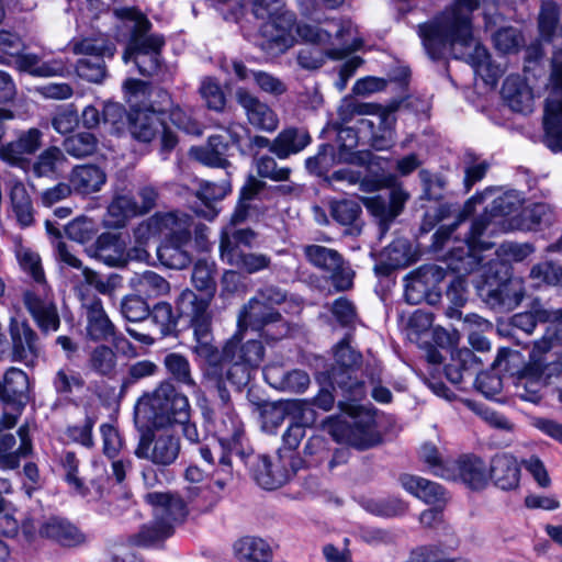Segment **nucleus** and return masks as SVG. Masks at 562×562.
Listing matches in <instances>:
<instances>
[{
	"label": "nucleus",
	"mask_w": 562,
	"mask_h": 562,
	"mask_svg": "<svg viewBox=\"0 0 562 562\" xmlns=\"http://www.w3.org/2000/svg\"><path fill=\"white\" fill-rule=\"evenodd\" d=\"M487 200H491V206L472 223L470 233L464 239L465 254L469 258H476L479 250L491 248L493 246V243L488 240L491 236L515 229L514 224L518 221L516 213L520 209L524 198L515 190L499 192L487 189L471 198L465 209L470 211L473 204Z\"/></svg>",
	"instance_id": "nucleus-1"
},
{
	"label": "nucleus",
	"mask_w": 562,
	"mask_h": 562,
	"mask_svg": "<svg viewBox=\"0 0 562 562\" xmlns=\"http://www.w3.org/2000/svg\"><path fill=\"white\" fill-rule=\"evenodd\" d=\"M191 217L183 212L158 213L140 223L134 231L136 240L144 245L153 237H164L157 248L160 262L170 269H183L191 262Z\"/></svg>",
	"instance_id": "nucleus-2"
},
{
	"label": "nucleus",
	"mask_w": 562,
	"mask_h": 562,
	"mask_svg": "<svg viewBox=\"0 0 562 562\" xmlns=\"http://www.w3.org/2000/svg\"><path fill=\"white\" fill-rule=\"evenodd\" d=\"M15 256L20 267L29 273L35 286L24 291L23 304L37 327L44 334L55 333L60 325V317L50 288L46 284L44 270L38 254L22 243L15 244Z\"/></svg>",
	"instance_id": "nucleus-3"
},
{
	"label": "nucleus",
	"mask_w": 562,
	"mask_h": 562,
	"mask_svg": "<svg viewBox=\"0 0 562 562\" xmlns=\"http://www.w3.org/2000/svg\"><path fill=\"white\" fill-rule=\"evenodd\" d=\"M357 401H339L341 416L328 417L323 428L338 442L358 449H367L381 441L376 430L374 413L371 408L356 404Z\"/></svg>",
	"instance_id": "nucleus-4"
},
{
	"label": "nucleus",
	"mask_w": 562,
	"mask_h": 562,
	"mask_svg": "<svg viewBox=\"0 0 562 562\" xmlns=\"http://www.w3.org/2000/svg\"><path fill=\"white\" fill-rule=\"evenodd\" d=\"M423 46L430 58L437 59L445 56L448 48L456 58L469 63L475 75L485 85L494 87L504 72L501 65L491 61V57L479 37H423Z\"/></svg>",
	"instance_id": "nucleus-5"
},
{
	"label": "nucleus",
	"mask_w": 562,
	"mask_h": 562,
	"mask_svg": "<svg viewBox=\"0 0 562 562\" xmlns=\"http://www.w3.org/2000/svg\"><path fill=\"white\" fill-rule=\"evenodd\" d=\"M190 419L188 397L164 384L153 394L144 395L135 405L136 423H150L153 428H170L176 424H186Z\"/></svg>",
	"instance_id": "nucleus-6"
},
{
	"label": "nucleus",
	"mask_w": 562,
	"mask_h": 562,
	"mask_svg": "<svg viewBox=\"0 0 562 562\" xmlns=\"http://www.w3.org/2000/svg\"><path fill=\"white\" fill-rule=\"evenodd\" d=\"M210 297H199L191 290H184L177 301V308L182 316L190 318L196 345L195 353L216 369L222 367V351L212 344L211 315L207 311Z\"/></svg>",
	"instance_id": "nucleus-7"
},
{
	"label": "nucleus",
	"mask_w": 562,
	"mask_h": 562,
	"mask_svg": "<svg viewBox=\"0 0 562 562\" xmlns=\"http://www.w3.org/2000/svg\"><path fill=\"white\" fill-rule=\"evenodd\" d=\"M146 501L153 507L156 521L153 527L142 529L135 540L136 544L144 547L168 537L173 524L181 521L187 515L183 501L168 493H148Z\"/></svg>",
	"instance_id": "nucleus-8"
},
{
	"label": "nucleus",
	"mask_w": 562,
	"mask_h": 562,
	"mask_svg": "<svg viewBox=\"0 0 562 562\" xmlns=\"http://www.w3.org/2000/svg\"><path fill=\"white\" fill-rule=\"evenodd\" d=\"M544 143L552 150H562V53L552 58L551 74L546 86Z\"/></svg>",
	"instance_id": "nucleus-9"
},
{
	"label": "nucleus",
	"mask_w": 562,
	"mask_h": 562,
	"mask_svg": "<svg viewBox=\"0 0 562 562\" xmlns=\"http://www.w3.org/2000/svg\"><path fill=\"white\" fill-rule=\"evenodd\" d=\"M322 26H312L299 23L295 13L288 8L284 9L271 21V27L279 35H351L358 33V26L349 19H327L321 23Z\"/></svg>",
	"instance_id": "nucleus-10"
},
{
	"label": "nucleus",
	"mask_w": 562,
	"mask_h": 562,
	"mask_svg": "<svg viewBox=\"0 0 562 562\" xmlns=\"http://www.w3.org/2000/svg\"><path fill=\"white\" fill-rule=\"evenodd\" d=\"M165 108L146 106L133 110L128 115L130 131L139 142H151L161 133V145L166 150L172 149L177 144L176 135L165 125L162 115Z\"/></svg>",
	"instance_id": "nucleus-11"
},
{
	"label": "nucleus",
	"mask_w": 562,
	"mask_h": 562,
	"mask_svg": "<svg viewBox=\"0 0 562 562\" xmlns=\"http://www.w3.org/2000/svg\"><path fill=\"white\" fill-rule=\"evenodd\" d=\"M446 277L442 268L425 266L412 272L405 279V300L409 304H419L426 301L436 304L441 296V282Z\"/></svg>",
	"instance_id": "nucleus-12"
},
{
	"label": "nucleus",
	"mask_w": 562,
	"mask_h": 562,
	"mask_svg": "<svg viewBox=\"0 0 562 562\" xmlns=\"http://www.w3.org/2000/svg\"><path fill=\"white\" fill-rule=\"evenodd\" d=\"M181 449L180 438L176 436L172 429L154 428L151 437L142 436L135 454L138 458L147 459L157 465H170L179 457Z\"/></svg>",
	"instance_id": "nucleus-13"
},
{
	"label": "nucleus",
	"mask_w": 562,
	"mask_h": 562,
	"mask_svg": "<svg viewBox=\"0 0 562 562\" xmlns=\"http://www.w3.org/2000/svg\"><path fill=\"white\" fill-rule=\"evenodd\" d=\"M29 390L27 375L20 369L11 368L0 381V400L5 404L2 426L11 428L26 404Z\"/></svg>",
	"instance_id": "nucleus-14"
},
{
	"label": "nucleus",
	"mask_w": 562,
	"mask_h": 562,
	"mask_svg": "<svg viewBox=\"0 0 562 562\" xmlns=\"http://www.w3.org/2000/svg\"><path fill=\"white\" fill-rule=\"evenodd\" d=\"M336 367L329 373L337 382L344 396L350 401H359L366 396L364 385L353 382L351 370L360 363L361 356L355 351L347 339L341 340L334 349Z\"/></svg>",
	"instance_id": "nucleus-15"
},
{
	"label": "nucleus",
	"mask_w": 562,
	"mask_h": 562,
	"mask_svg": "<svg viewBox=\"0 0 562 562\" xmlns=\"http://www.w3.org/2000/svg\"><path fill=\"white\" fill-rule=\"evenodd\" d=\"M284 300L285 294L281 290L273 286L265 289L244 308L239 316V326L259 330L265 325L277 322L280 313L272 305L281 304Z\"/></svg>",
	"instance_id": "nucleus-16"
},
{
	"label": "nucleus",
	"mask_w": 562,
	"mask_h": 562,
	"mask_svg": "<svg viewBox=\"0 0 562 562\" xmlns=\"http://www.w3.org/2000/svg\"><path fill=\"white\" fill-rule=\"evenodd\" d=\"M237 344L229 341L222 350V366L232 362L233 366L227 370V379L233 383L241 384L247 382L250 376L249 368L260 364L263 358V348L259 341L250 340L245 344L236 357L235 350Z\"/></svg>",
	"instance_id": "nucleus-17"
},
{
	"label": "nucleus",
	"mask_w": 562,
	"mask_h": 562,
	"mask_svg": "<svg viewBox=\"0 0 562 562\" xmlns=\"http://www.w3.org/2000/svg\"><path fill=\"white\" fill-rule=\"evenodd\" d=\"M42 143L43 133L38 128L21 131L14 139L0 145V160L11 167L26 170L31 166L32 156L42 147Z\"/></svg>",
	"instance_id": "nucleus-18"
},
{
	"label": "nucleus",
	"mask_w": 562,
	"mask_h": 562,
	"mask_svg": "<svg viewBox=\"0 0 562 562\" xmlns=\"http://www.w3.org/2000/svg\"><path fill=\"white\" fill-rule=\"evenodd\" d=\"M74 53L86 57H95L97 61L90 67L87 58L78 61L77 70L79 75L90 81L100 82L104 77V70L100 57H110L114 53V44L109 37H82L80 42L72 46Z\"/></svg>",
	"instance_id": "nucleus-19"
},
{
	"label": "nucleus",
	"mask_w": 562,
	"mask_h": 562,
	"mask_svg": "<svg viewBox=\"0 0 562 562\" xmlns=\"http://www.w3.org/2000/svg\"><path fill=\"white\" fill-rule=\"evenodd\" d=\"M345 136L352 138L349 144H342L339 147L337 154L334 153L333 146L323 145L316 156L310 157L306 160V168L311 172L321 173L327 170L335 162H345L353 165L364 164L369 157V153L352 151V148L357 144L356 137L352 136V130H341L339 132V138L344 139Z\"/></svg>",
	"instance_id": "nucleus-20"
},
{
	"label": "nucleus",
	"mask_w": 562,
	"mask_h": 562,
	"mask_svg": "<svg viewBox=\"0 0 562 562\" xmlns=\"http://www.w3.org/2000/svg\"><path fill=\"white\" fill-rule=\"evenodd\" d=\"M307 260L315 267L331 273L333 282L338 290H347L352 284V271L345 267L341 256L334 249L310 245L304 248Z\"/></svg>",
	"instance_id": "nucleus-21"
},
{
	"label": "nucleus",
	"mask_w": 562,
	"mask_h": 562,
	"mask_svg": "<svg viewBox=\"0 0 562 562\" xmlns=\"http://www.w3.org/2000/svg\"><path fill=\"white\" fill-rule=\"evenodd\" d=\"M542 355L532 349L529 363L518 373L515 382V394L524 401L538 403L541 391L548 383V374L544 373Z\"/></svg>",
	"instance_id": "nucleus-22"
},
{
	"label": "nucleus",
	"mask_w": 562,
	"mask_h": 562,
	"mask_svg": "<svg viewBox=\"0 0 562 562\" xmlns=\"http://www.w3.org/2000/svg\"><path fill=\"white\" fill-rule=\"evenodd\" d=\"M161 45V37H131L123 59L125 63L133 61L142 75L150 76L159 67Z\"/></svg>",
	"instance_id": "nucleus-23"
},
{
	"label": "nucleus",
	"mask_w": 562,
	"mask_h": 562,
	"mask_svg": "<svg viewBox=\"0 0 562 562\" xmlns=\"http://www.w3.org/2000/svg\"><path fill=\"white\" fill-rule=\"evenodd\" d=\"M285 411L289 412L290 426L283 435V445L289 451L295 450L305 436V428L312 427L317 413L312 403L304 400H292Z\"/></svg>",
	"instance_id": "nucleus-24"
},
{
	"label": "nucleus",
	"mask_w": 562,
	"mask_h": 562,
	"mask_svg": "<svg viewBox=\"0 0 562 562\" xmlns=\"http://www.w3.org/2000/svg\"><path fill=\"white\" fill-rule=\"evenodd\" d=\"M57 255L61 262L76 270L71 276L76 289H79L81 283H86L93 286L102 294H111L114 291L115 283L113 278L103 279L91 269L83 267L82 262L71 252L65 243L58 241Z\"/></svg>",
	"instance_id": "nucleus-25"
},
{
	"label": "nucleus",
	"mask_w": 562,
	"mask_h": 562,
	"mask_svg": "<svg viewBox=\"0 0 562 562\" xmlns=\"http://www.w3.org/2000/svg\"><path fill=\"white\" fill-rule=\"evenodd\" d=\"M436 476L445 480H461L471 488H483L490 473L486 472L484 462L476 457H467L460 461H451V468L440 469Z\"/></svg>",
	"instance_id": "nucleus-26"
},
{
	"label": "nucleus",
	"mask_w": 562,
	"mask_h": 562,
	"mask_svg": "<svg viewBox=\"0 0 562 562\" xmlns=\"http://www.w3.org/2000/svg\"><path fill=\"white\" fill-rule=\"evenodd\" d=\"M301 459L295 458L293 453L286 454L283 450L279 452L278 463L268 462L262 459V469L256 474L258 484L266 490H274L283 485L301 467Z\"/></svg>",
	"instance_id": "nucleus-27"
},
{
	"label": "nucleus",
	"mask_w": 562,
	"mask_h": 562,
	"mask_svg": "<svg viewBox=\"0 0 562 562\" xmlns=\"http://www.w3.org/2000/svg\"><path fill=\"white\" fill-rule=\"evenodd\" d=\"M226 414L228 417L229 425L224 422L225 429L221 434L220 443L215 447V452L221 453L218 465L221 470L227 475L232 474V463L229 454L235 453L243 456V436L244 428L239 418L229 413V408L226 407Z\"/></svg>",
	"instance_id": "nucleus-28"
},
{
	"label": "nucleus",
	"mask_w": 562,
	"mask_h": 562,
	"mask_svg": "<svg viewBox=\"0 0 562 562\" xmlns=\"http://www.w3.org/2000/svg\"><path fill=\"white\" fill-rule=\"evenodd\" d=\"M477 8V0H456V8L442 14L431 33L423 35H469L470 13Z\"/></svg>",
	"instance_id": "nucleus-29"
},
{
	"label": "nucleus",
	"mask_w": 562,
	"mask_h": 562,
	"mask_svg": "<svg viewBox=\"0 0 562 562\" xmlns=\"http://www.w3.org/2000/svg\"><path fill=\"white\" fill-rule=\"evenodd\" d=\"M236 100L255 127L266 132H273L278 127L279 120L274 111L246 89L240 88L236 91Z\"/></svg>",
	"instance_id": "nucleus-30"
},
{
	"label": "nucleus",
	"mask_w": 562,
	"mask_h": 562,
	"mask_svg": "<svg viewBox=\"0 0 562 562\" xmlns=\"http://www.w3.org/2000/svg\"><path fill=\"white\" fill-rule=\"evenodd\" d=\"M221 258L229 266L246 273H256L270 265V258L262 254H246L225 235L220 244Z\"/></svg>",
	"instance_id": "nucleus-31"
},
{
	"label": "nucleus",
	"mask_w": 562,
	"mask_h": 562,
	"mask_svg": "<svg viewBox=\"0 0 562 562\" xmlns=\"http://www.w3.org/2000/svg\"><path fill=\"white\" fill-rule=\"evenodd\" d=\"M32 450L29 437V427L23 425L18 430V438L13 435H4L0 438V468L15 469L22 458Z\"/></svg>",
	"instance_id": "nucleus-32"
},
{
	"label": "nucleus",
	"mask_w": 562,
	"mask_h": 562,
	"mask_svg": "<svg viewBox=\"0 0 562 562\" xmlns=\"http://www.w3.org/2000/svg\"><path fill=\"white\" fill-rule=\"evenodd\" d=\"M488 473L494 485L503 491H513L519 486L520 465L510 454H496L491 460Z\"/></svg>",
	"instance_id": "nucleus-33"
},
{
	"label": "nucleus",
	"mask_w": 562,
	"mask_h": 562,
	"mask_svg": "<svg viewBox=\"0 0 562 562\" xmlns=\"http://www.w3.org/2000/svg\"><path fill=\"white\" fill-rule=\"evenodd\" d=\"M398 480L407 493L426 504L443 506L448 499L445 490L438 483L412 474H402Z\"/></svg>",
	"instance_id": "nucleus-34"
},
{
	"label": "nucleus",
	"mask_w": 562,
	"mask_h": 562,
	"mask_svg": "<svg viewBox=\"0 0 562 562\" xmlns=\"http://www.w3.org/2000/svg\"><path fill=\"white\" fill-rule=\"evenodd\" d=\"M10 335L14 358L19 361L32 363L37 355L36 334L24 321L11 318Z\"/></svg>",
	"instance_id": "nucleus-35"
},
{
	"label": "nucleus",
	"mask_w": 562,
	"mask_h": 562,
	"mask_svg": "<svg viewBox=\"0 0 562 562\" xmlns=\"http://www.w3.org/2000/svg\"><path fill=\"white\" fill-rule=\"evenodd\" d=\"M87 308V333L93 340H108L114 337V326L109 319L102 303L93 299L90 303H83ZM117 345V338H113Z\"/></svg>",
	"instance_id": "nucleus-36"
},
{
	"label": "nucleus",
	"mask_w": 562,
	"mask_h": 562,
	"mask_svg": "<svg viewBox=\"0 0 562 562\" xmlns=\"http://www.w3.org/2000/svg\"><path fill=\"white\" fill-rule=\"evenodd\" d=\"M40 536L49 538L66 547H74L85 542L86 537L68 521L50 517L46 519L41 528Z\"/></svg>",
	"instance_id": "nucleus-37"
},
{
	"label": "nucleus",
	"mask_w": 562,
	"mask_h": 562,
	"mask_svg": "<svg viewBox=\"0 0 562 562\" xmlns=\"http://www.w3.org/2000/svg\"><path fill=\"white\" fill-rule=\"evenodd\" d=\"M233 70L241 81L252 79L260 91L267 94L279 97L288 90L286 85L279 77L262 70H249L241 61L234 60Z\"/></svg>",
	"instance_id": "nucleus-38"
},
{
	"label": "nucleus",
	"mask_w": 562,
	"mask_h": 562,
	"mask_svg": "<svg viewBox=\"0 0 562 562\" xmlns=\"http://www.w3.org/2000/svg\"><path fill=\"white\" fill-rule=\"evenodd\" d=\"M234 552L240 562H272L273 549L263 538L245 536L234 543Z\"/></svg>",
	"instance_id": "nucleus-39"
},
{
	"label": "nucleus",
	"mask_w": 562,
	"mask_h": 562,
	"mask_svg": "<svg viewBox=\"0 0 562 562\" xmlns=\"http://www.w3.org/2000/svg\"><path fill=\"white\" fill-rule=\"evenodd\" d=\"M502 94L515 112H531L533 94L531 89L517 77H508L503 85Z\"/></svg>",
	"instance_id": "nucleus-40"
},
{
	"label": "nucleus",
	"mask_w": 562,
	"mask_h": 562,
	"mask_svg": "<svg viewBox=\"0 0 562 562\" xmlns=\"http://www.w3.org/2000/svg\"><path fill=\"white\" fill-rule=\"evenodd\" d=\"M106 181L104 171L94 165L76 167L70 176L72 189L81 194H90L101 190Z\"/></svg>",
	"instance_id": "nucleus-41"
},
{
	"label": "nucleus",
	"mask_w": 562,
	"mask_h": 562,
	"mask_svg": "<svg viewBox=\"0 0 562 562\" xmlns=\"http://www.w3.org/2000/svg\"><path fill=\"white\" fill-rule=\"evenodd\" d=\"M113 14L117 30L125 35H146L151 29L149 19L135 7L116 8Z\"/></svg>",
	"instance_id": "nucleus-42"
},
{
	"label": "nucleus",
	"mask_w": 562,
	"mask_h": 562,
	"mask_svg": "<svg viewBox=\"0 0 562 562\" xmlns=\"http://www.w3.org/2000/svg\"><path fill=\"white\" fill-rule=\"evenodd\" d=\"M231 192V184L227 180H223L220 183L214 182H202L196 192V196L201 200L205 210H195V213L209 221H213L218 210L214 205V202L224 199Z\"/></svg>",
	"instance_id": "nucleus-43"
},
{
	"label": "nucleus",
	"mask_w": 562,
	"mask_h": 562,
	"mask_svg": "<svg viewBox=\"0 0 562 562\" xmlns=\"http://www.w3.org/2000/svg\"><path fill=\"white\" fill-rule=\"evenodd\" d=\"M94 256L111 267H119L126 262L125 244L112 233L102 234L95 243Z\"/></svg>",
	"instance_id": "nucleus-44"
},
{
	"label": "nucleus",
	"mask_w": 562,
	"mask_h": 562,
	"mask_svg": "<svg viewBox=\"0 0 562 562\" xmlns=\"http://www.w3.org/2000/svg\"><path fill=\"white\" fill-rule=\"evenodd\" d=\"M131 286L138 293L148 299L158 297L170 291L169 282L158 273L147 270L142 273H135L130 280Z\"/></svg>",
	"instance_id": "nucleus-45"
},
{
	"label": "nucleus",
	"mask_w": 562,
	"mask_h": 562,
	"mask_svg": "<svg viewBox=\"0 0 562 562\" xmlns=\"http://www.w3.org/2000/svg\"><path fill=\"white\" fill-rule=\"evenodd\" d=\"M228 144L223 135H212L207 145L191 149L192 156L200 162L211 167H225Z\"/></svg>",
	"instance_id": "nucleus-46"
},
{
	"label": "nucleus",
	"mask_w": 562,
	"mask_h": 562,
	"mask_svg": "<svg viewBox=\"0 0 562 562\" xmlns=\"http://www.w3.org/2000/svg\"><path fill=\"white\" fill-rule=\"evenodd\" d=\"M310 143V135L300 130L288 128L281 132L271 145V151L279 158H286L304 149Z\"/></svg>",
	"instance_id": "nucleus-47"
},
{
	"label": "nucleus",
	"mask_w": 562,
	"mask_h": 562,
	"mask_svg": "<svg viewBox=\"0 0 562 562\" xmlns=\"http://www.w3.org/2000/svg\"><path fill=\"white\" fill-rule=\"evenodd\" d=\"M10 200L18 223L23 227L30 226L33 223V205L26 188L21 181H11Z\"/></svg>",
	"instance_id": "nucleus-48"
},
{
	"label": "nucleus",
	"mask_w": 562,
	"mask_h": 562,
	"mask_svg": "<svg viewBox=\"0 0 562 562\" xmlns=\"http://www.w3.org/2000/svg\"><path fill=\"white\" fill-rule=\"evenodd\" d=\"M137 215L140 214L136 198L128 193L119 194L109 205L106 223L114 227H121L127 218Z\"/></svg>",
	"instance_id": "nucleus-49"
},
{
	"label": "nucleus",
	"mask_w": 562,
	"mask_h": 562,
	"mask_svg": "<svg viewBox=\"0 0 562 562\" xmlns=\"http://www.w3.org/2000/svg\"><path fill=\"white\" fill-rule=\"evenodd\" d=\"M11 66H14L20 71L29 72L37 77L55 76L64 69L60 64L41 61L36 55L26 53L25 48L13 59Z\"/></svg>",
	"instance_id": "nucleus-50"
},
{
	"label": "nucleus",
	"mask_w": 562,
	"mask_h": 562,
	"mask_svg": "<svg viewBox=\"0 0 562 562\" xmlns=\"http://www.w3.org/2000/svg\"><path fill=\"white\" fill-rule=\"evenodd\" d=\"M524 295L522 281L520 279H509L497 289L490 291L488 300L492 304L512 310L521 302Z\"/></svg>",
	"instance_id": "nucleus-51"
},
{
	"label": "nucleus",
	"mask_w": 562,
	"mask_h": 562,
	"mask_svg": "<svg viewBox=\"0 0 562 562\" xmlns=\"http://www.w3.org/2000/svg\"><path fill=\"white\" fill-rule=\"evenodd\" d=\"M480 362L470 349L457 350L452 353L451 363L446 367V375L452 383H460L463 374L475 372Z\"/></svg>",
	"instance_id": "nucleus-52"
},
{
	"label": "nucleus",
	"mask_w": 562,
	"mask_h": 562,
	"mask_svg": "<svg viewBox=\"0 0 562 562\" xmlns=\"http://www.w3.org/2000/svg\"><path fill=\"white\" fill-rule=\"evenodd\" d=\"M65 162L66 157L63 150L53 146L40 154L32 169L36 177H52L63 168Z\"/></svg>",
	"instance_id": "nucleus-53"
},
{
	"label": "nucleus",
	"mask_w": 562,
	"mask_h": 562,
	"mask_svg": "<svg viewBox=\"0 0 562 562\" xmlns=\"http://www.w3.org/2000/svg\"><path fill=\"white\" fill-rule=\"evenodd\" d=\"M551 215L552 212L549 205L536 203L522 210L514 227L515 229L532 231L542 223H549Z\"/></svg>",
	"instance_id": "nucleus-54"
},
{
	"label": "nucleus",
	"mask_w": 562,
	"mask_h": 562,
	"mask_svg": "<svg viewBox=\"0 0 562 562\" xmlns=\"http://www.w3.org/2000/svg\"><path fill=\"white\" fill-rule=\"evenodd\" d=\"M64 147L69 155L76 158H83L95 153L98 140L93 134L82 132L68 137L64 143Z\"/></svg>",
	"instance_id": "nucleus-55"
},
{
	"label": "nucleus",
	"mask_w": 562,
	"mask_h": 562,
	"mask_svg": "<svg viewBox=\"0 0 562 562\" xmlns=\"http://www.w3.org/2000/svg\"><path fill=\"white\" fill-rule=\"evenodd\" d=\"M199 92L210 110L217 112L224 110L226 98L220 82L215 78L204 77L201 80Z\"/></svg>",
	"instance_id": "nucleus-56"
},
{
	"label": "nucleus",
	"mask_w": 562,
	"mask_h": 562,
	"mask_svg": "<svg viewBox=\"0 0 562 562\" xmlns=\"http://www.w3.org/2000/svg\"><path fill=\"white\" fill-rule=\"evenodd\" d=\"M85 381L79 372L69 368H61L56 372L54 387L57 393L70 395L83 389Z\"/></svg>",
	"instance_id": "nucleus-57"
},
{
	"label": "nucleus",
	"mask_w": 562,
	"mask_h": 562,
	"mask_svg": "<svg viewBox=\"0 0 562 562\" xmlns=\"http://www.w3.org/2000/svg\"><path fill=\"white\" fill-rule=\"evenodd\" d=\"M165 366L176 380L192 389L195 382L191 376L189 361L179 353H170L165 358Z\"/></svg>",
	"instance_id": "nucleus-58"
},
{
	"label": "nucleus",
	"mask_w": 562,
	"mask_h": 562,
	"mask_svg": "<svg viewBox=\"0 0 562 562\" xmlns=\"http://www.w3.org/2000/svg\"><path fill=\"white\" fill-rule=\"evenodd\" d=\"M530 278L540 284L562 286V266L543 262L532 267Z\"/></svg>",
	"instance_id": "nucleus-59"
},
{
	"label": "nucleus",
	"mask_w": 562,
	"mask_h": 562,
	"mask_svg": "<svg viewBox=\"0 0 562 562\" xmlns=\"http://www.w3.org/2000/svg\"><path fill=\"white\" fill-rule=\"evenodd\" d=\"M317 381L321 385L319 392L314 397V405L324 412H328L333 408L335 403V396L333 391L336 390L337 382L333 379V375L328 373H319Z\"/></svg>",
	"instance_id": "nucleus-60"
},
{
	"label": "nucleus",
	"mask_w": 562,
	"mask_h": 562,
	"mask_svg": "<svg viewBox=\"0 0 562 562\" xmlns=\"http://www.w3.org/2000/svg\"><path fill=\"white\" fill-rule=\"evenodd\" d=\"M214 263L206 260H199L194 265L192 282L198 290L211 294L214 291Z\"/></svg>",
	"instance_id": "nucleus-61"
},
{
	"label": "nucleus",
	"mask_w": 562,
	"mask_h": 562,
	"mask_svg": "<svg viewBox=\"0 0 562 562\" xmlns=\"http://www.w3.org/2000/svg\"><path fill=\"white\" fill-rule=\"evenodd\" d=\"M115 363V353L106 346H99L91 352L90 367L100 374L106 375L112 373Z\"/></svg>",
	"instance_id": "nucleus-62"
},
{
	"label": "nucleus",
	"mask_w": 562,
	"mask_h": 562,
	"mask_svg": "<svg viewBox=\"0 0 562 562\" xmlns=\"http://www.w3.org/2000/svg\"><path fill=\"white\" fill-rule=\"evenodd\" d=\"M121 313L130 322H140L148 317L149 307L140 296H127L121 304Z\"/></svg>",
	"instance_id": "nucleus-63"
},
{
	"label": "nucleus",
	"mask_w": 562,
	"mask_h": 562,
	"mask_svg": "<svg viewBox=\"0 0 562 562\" xmlns=\"http://www.w3.org/2000/svg\"><path fill=\"white\" fill-rule=\"evenodd\" d=\"M547 323L549 326L543 338L537 341L532 348L540 355L549 351L554 345L562 344V317L557 319L550 317Z\"/></svg>",
	"instance_id": "nucleus-64"
}]
</instances>
